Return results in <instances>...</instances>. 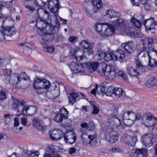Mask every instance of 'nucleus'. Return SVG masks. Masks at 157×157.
Returning a JSON list of instances; mask_svg holds the SVG:
<instances>
[{"instance_id":"obj_48","label":"nucleus","mask_w":157,"mask_h":157,"mask_svg":"<svg viewBox=\"0 0 157 157\" xmlns=\"http://www.w3.org/2000/svg\"><path fill=\"white\" fill-rule=\"evenodd\" d=\"M150 54H151V56L154 57V59H155L156 61H157V50L155 48H151L150 52Z\"/></svg>"},{"instance_id":"obj_36","label":"nucleus","mask_w":157,"mask_h":157,"mask_svg":"<svg viewBox=\"0 0 157 157\" xmlns=\"http://www.w3.org/2000/svg\"><path fill=\"white\" fill-rule=\"evenodd\" d=\"M118 139L117 132L113 131L111 132L110 133L109 143L111 144H113L115 142L118 140Z\"/></svg>"},{"instance_id":"obj_15","label":"nucleus","mask_w":157,"mask_h":157,"mask_svg":"<svg viewBox=\"0 0 157 157\" xmlns=\"http://www.w3.org/2000/svg\"><path fill=\"white\" fill-rule=\"evenodd\" d=\"M92 3L90 5L86 3V13L88 16H90L94 19L96 18V12L98 11Z\"/></svg>"},{"instance_id":"obj_47","label":"nucleus","mask_w":157,"mask_h":157,"mask_svg":"<svg viewBox=\"0 0 157 157\" xmlns=\"http://www.w3.org/2000/svg\"><path fill=\"white\" fill-rule=\"evenodd\" d=\"M80 48L78 46L75 47L74 48H71L70 49V55L72 56H74L75 54L80 51Z\"/></svg>"},{"instance_id":"obj_52","label":"nucleus","mask_w":157,"mask_h":157,"mask_svg":"<svg viewBox=\"0 0 157 157\" xmlns=\"http://www.w3.org/2000/svg\"><path fill=\"white\" fill-rule=\"evenodd\" d=\"M95 128V125L93 122L90 121L88 124L87 130L91 131L94 129Z\"/></svg>"},{"instance_id":"obj_7","label":"nucleus","mask_w":157,"mask_h":157,"mask_svg":"<svg viewBox=\"0 0 157 157\" xmlns=\"http://www.w3.org/2000/svg\"><path fill=\"white\" fill-rule=\"evenodd\" d=\"M142 121L143 124L147 127L152 126L155 123L153 116L150 113H145L143 115Z\"/></svg>"},{"instance_id":"obj_1","label":"nucleus","mask_w":157,"mask_h":157,"mask_svg":"<svg viewBox=\"0 0 157 157\" xmlns=\"http://www.w3.org/2000/svg\"><path fill=\"white\" fill-rule=\"evenodd\" d=\"M50 82L45 78L37 76L34 78L33 86L34 90L38 94H43L45 92V89L50 87Z\"/></svg>"},{"instance_id":"obj_16","label":"nucleus","mask_w":157,"mask_h":157,"mask_svg":"<svg viewBox=\"0 0 157 157\" xmlns=\"http://www.w3.org/2000/svg\"><path fill=\"white\" fill-rule=\"evenodd\" d=\"M50 138L53 140L57 141L63 136L62 132L60 129H55L50 131Z\"/></svg>"},{"instance_id":"obj_24","label":"nucleus","mask_w":157,"mask_h":157,"mask_svg":"<svg viewBox=\"0 0 157 157\" xmlns=\"http://www.w3.org/2000/svg\"><path fill=\"white\" fill-rule=\"evenodd\" d=\"M141 41L145 49H148L150 50L151 48H155L154 47L152 46V45L153 43L152 39L149 37H146L142 39Z\"/></svg>"},{"instance_id":"obj_12","label":"nucleus","mask_w":157,"mask_h":157,"mask_svg":"<svg viewBox=\"0 0 157 157\" xmlns=\"http://www.w3.org/2000/svg\"><path fill=\"white\" fill-rule=\"evenodd\" d=\"M64 140L68 144H72L74 143L76 139V136L74 132L68 131L64 134Z\"/></svg>"},{"instance_id":"obj_26","label":"nucleus","mask_w":157,"mask_h":157,"mask_svg":"<svg viewBox=\"0 0 157 157\" xmlns=\"http://www.w3.org/2000/svg\"><path fill=\"white\" fill-rule=\"evenodd\" d=\"M33 124L34 126L40 131L44 132L46 129V126H43L40 124V122L37 119L34 118L32 121Z\"/></svg>"},{"instance_id":"obj_64","label":"nucleus","mask_w":157,"mask_h":157,"mask_svg":"<svg viewBox=\"0 0 157 157\" xmlns=\"http://www.w3.org/2000/svg\"><path fill=\"white\" fill-rule=\"evenodd\" d=\"M77 40V37L75 36H71L68 39L69 41L72 43H75Z\"/></svg>"},{"instance_id":"obj_35","label":"nucleus","mask_w":157,"mask_h":157,"mask_svg":"<svg viewBox=\"0 0 157 157\" xmlns=\"http://www.w3.org/2000/svg\"><path fill=\"white\" fill-rule=\"evenodd\" d=\"M146 52L145 53L144 52H142L140 53V55L142 56L141 60L142 62H141L142 64H143V61L144 60H146V61L148 60V58L149 57L151 56V54H150V49H147L146 51Z\"/></svg>"},{"instance_id":"obj_40","label":"nucleus","mask_w":157,"mask_h":157,"mask_svg":"<svg viewBox=\"0 0 157 157\" xmlns=\"http://www.w3.org/2000/svg\"><path fill=\"white\" fill-rule=\"evenodd\" d=\"M78 94L77 93L72 92L70 94L69 97V101L72 105L76 100V98L78 97Z\"/></svg>"},{"instance_id":"obj_55","label":"nucleus","mask_w":157,"mask_h":157,"mask_svg":"<svg viewBox=\"0 0 157 157\" xmlns=\"http://www.w3.org/2000/svg\"><path fill=\"white\" fill-rule=\"evenodd\" d=\"M5 35L4 32L0 30V41H2L5 40L8 41L9 39L7 37L5 36Z\"/></svg>"},{"instance_id":"obj_29","label":"nucleus","mask_w":157,"mask_h":157,"mask_svg":"<svg viewBox=\"0 0 157 157\" xmlns=\"http://www.w3.org/2000/svg\"><path fill=\"white\" fill-rule=\"evenodd\" d=\"M19 87L23 89L28 88L30 84V80L29 77H28L26 79L20 80Z\"/></svg>"},{"instance_id":"obj_37","label":"nucleus","mask_w":157,"mask_h":157,"mask_svg":"<svg viewBox=\"0 0 157 157\" xmlns=\"http://www.w3.org/2000/svg\"><path fill=\"white\" fill-rule=\"evenodd\" d=\"M87 66L89 70L91 72H94L98 67V63H87Z\"/></svg>"},{"instance_id":"obj_60","label":"nucleus","mask_w":157,"mask_h":157,"mask_svg":"<svg viewBox=\"0 0 157 157\" xmlns=\"http://www.w3.org/2000/svg\"><path fill=\"white\" fill-rule=\"evenodd\" d=\"M44 11L45 10L41 8H39L37 10V12L40 17L42 16V15L44 14Z\"/></svg>"},{"instance_id":"obj_9","label":"nucleus","mask_w":157,"mask_h":157,"mask_svg":"<svg viewBox=\"0 0 157 157\" xmlns=\"http://www.w3.org/2000/svg\"><path fill=\"white\" fill-rule=\"evenodd\" d=\"M122 141L130 146H134L137 141L136 136L131 137L127 134H124L122 137Z\"/></svg>"},{"instance_id":"obj_11","label":"nucleus","mask_w":157,"mask_h":157,"mask_svg":"<svg viewBox=\"0 0 157 157\" xmlns=\"http://www.w3.org/2000/svg\"><path fill=\"white\" fill-rule=\"evenodd\" d=\"M143 24L146 28V31L149 32L155 29L156 23L153 18L151 17L144 20Z\"/></svg>"},{"instance_id":"obj_19","label":"nucleus","mask_w":157,"mask_h":157,"mask_svg":"<svg viewBox=\"0 0 157 157\" xmlns=\"http://www.w3.org/2000/svg\"><path fill=\"white\" fill-rule=\"evenodd\" d=\"M80 45L84 48L83 52H87L89 55L92 53L93 46L91 44L83 40L80 43Z\"/></svg>"},{"instance_id":"obj_39","label":"nucleus","mask_w":157,"mask_h":157,"mask_svg":"<svg viewBox=\"0 0 157 157\" xmlns=\"http://www.w3.org/2000/svg\"><path fill=\"white\" fill-rule=\"evenodd\" d=\"M59 147L56 145H49L48 147L47 148V151L50 153L52 155L54 154L55 152H56V151L59 149Z\"/></svg>"},{"instance_id":"obj_34","label":"nucleus","mask_w":157,"mask_h":157,"mask_svg":"<svg viewBox=\"0 0 157 157\" xmlns=\"http://www.w3.org/2000/svg\"><path fill=\"white\" fill-rule=\"evenodd\" d=\"M88 138L89 140L88 144L91 146L94 147L97 144V137L96 135L94 134L92 135L88 136Z\"/></svg>"},{"instance_id":"obj_18","label":"nucleus","mask_w":157,"mask_h":157,"mask_svg":"<svg viewBox=\"0 0 157 157\" xmlns=\"http://www.w3.org/2000/svg\"><path fill=\"white\" fill-rule=\"evenodd\" d=\"M12 100V108L15 111H19L20 107L22 106L25 104L24 100L21 101L16 98L14 96L11 97Z\"/></svg>"},{"instance_id":"obj_21","label":"nucleus","mask_w":157,"mask_h":157,"mask_svg":"<svg viewBox=\"0 0 157 157\" xmlns=\"http://www.w3.org/2000/svg\"><path fill=\"white\" fill-rule=\"evenodd\" d=\"M48 6L49 10L52 13H55L58 10V1L57 0H51L48 2Z\"/></svg>"},{"instance_id":"obj_58","label":"nucleus","mask_w":157,"mask_h":157,"mask_svg":"<svg viewBox=\"0 0 157 157\" xmlns=\"http://www.w3.org/2000/svg\"><path fill=\"white\" fill-rule=\"evenodd\" d=\"M3 71L5 72L4 75L7 76H9L10 77H11L12 75H11V74L12 72V71L11 69H7L5 68L4 70Z\"/></svg>"},{"instance_id":"obj_54","label":"nucleus","mask_w":157,"mask_h":157,"mask_svg":"<svg viewBox=\"0 0 157 157\" xmlns=\"http://www.w3.org/2000/svg\"><path fill=\"white\" fill-rule=\"evenodd\" d=\"M6 98V92L3 90H1L0 92V101H3Z\"/></svg>"},{"instance_id":"obj_63","label":"nucleus","mask_w":157,"mask_h":157,"mask_svg":"<svg viewBox=\"0 0 157 157\" xmlns=\"http://www.w3.org/2000/svg\"><path fill=\"white\" fill-rule=\"evenodd\" d=\"M81 128L84 130H87V128L88 126V124L86 122H82L81 123L80 125ZM81 129L80 128V129Z\"/></svg>"},{"instance_id":"obj_51","label":"nucleus","mask_w":157,"mask_h":157,"mask_svg":"<svg viewBox=\"0 0 157 157\" xmlns=\"http://www.w3.org/2000/svg\"><path fill=\"white\" fill-rule=\"evenodd\" d=\"M108 151L109 152L112 151L113 153H119L121 152L122 151L121 148L118 147H114L112 148L109 149Z\"/></svg>"},{"instance_id":"obj_5","label":"nucleus","mask_w":157,"mask_h":157,"mask_svg":"<svg viewBox=\"0 0 157 157\" xmlns=\"http://www.w3.org/2000/svg\"><path fill=\"white\" fill-rule=\"evenodd\" d=\"M136 69L133 67L129 66L127 67V71L128 74L131 76L136 77L138 78V75L144 73L145 70L141 62L140 61L138 57H136Z\"/></svg>"},{"instance_id":"obj_56","label":"nucleus","mask_w":157,"mask_h":157,"mask_svg":"<svg viewBox=\"0 0 157 157\" xmlns=\"http://www.w3.org/2000/svg\"><path fill=\"white\" fill-rule=\"evenodd\" d=\"M92 106L93 109V111L92 113L93 114H98L99 111V109L98 107L94 103L92 104Z\"/></svg>"},{"instance_id":"obj_14","label":"nucleus","mask_w":157,"mask_h":157,"mask_svg":"<svg viewBox=\"0 0 157 157\" xmlns=\"http://www.w3.org/2000/svg\"><path fill=\"white\" fill-rule=\"evenodd\" d=\"M68 117V112L65 108L61 109L59 113L56 114L54 117L55 121L58 122L62 121L63 119H66Z\"/></svg>"},{"instance_id":"obj_44","label":"nucleus","mask_w":157,"mask_h":157,"mask_svg":"<svg viewBox=\"0 0 157 157\" xmlns=\"http://www.w3.org/2000/svg\"><path fill=\"white\" fill-rule=\"evenodd\" d=\"M135 154H140L143 157L146 156L147 155V151L144 149H137L135 151Z\"/></svg>"},{"instance_id":"obj_38","label":"nucleus","mask_w":157,"mask_h":157,"mask_svg":"<svg viewBox=\"0 0 157 157\" xmlns=\"http://www.w3.org/2000/svg\"><path fill=\"white\" fill-rule=\"evenodd\" d=\"M114 55L111 52H108L104 53V58L105 61H109L114 60Z\"/></svg>"},{"instance_id":"obj_30","label":"nucleus","mask_w":157,"mask_h":157,"mask_svg":"<svg viewBox=\"0 0 157 157\" xmlns=\"http://www.w3.org/2000/svg\"><path fill=\"white\" fill-rule=\"evenodd\" d=\"M114 60L115 61L124 58L125 55L124 51L121 49H118L114 52Z\"/></svg>"},{"instance_id":"obj_20","label":"nucleus","mask_w":157,"mask_h":157,"mask_svg":"<svg viewBox=\"0 0 157 157\" xmlns=\"http://www.w3.org/2000/svg\"><path fill=\"white\" fill-rule=\"evenodd\" d=\"M69 67L73 73H78L85 72L82 64L79 65L75 62H72L70 64Z\"/></svg>"},{"instance_id":"obj_33","label":"nucleus","mask_w":157,"mask_h":157,"mask_svg":"<svg viewBox=\"0 0 157 157\" xmlns=\"http://www.w3.org/2000/svg\"><path fill=\"white\" fill-rule=\"evenodd\" d=\"M146 85L149 87L157 86V79L155 78H151L147 81Z\"/></svg>"},{"instance_id":"obj_32","label":"nucleus","mask_w":157,"mask_h":157,"mask_svg":"<svg viewBox=\"0 0 157 157\" xmlns=\"http://www.w3.org/2000/svg\"><path fill=\"white\" fill-rule=\"evenodd\" d=\"M105 15L107 17L111 18L114 17H118L121 15V14L119 12L114 11L113 10H110L106 11L105 13Z\"/></svg>"},{"instance_id":"obj_49","label":"nucleus","mask_w":157,"mask_h":157,"mask_svg":"<svg viewBox=\"0 0 157 157\" xmlns=\"http://www.w3.org/2000/svg\"><path fill=\"white\" fill-rule=\"evenodd\" d=\"M117 74L119 76L125 80H128V78L125 72L123 71H120L117 72Z\"/></svg>"},{"instance_id":"obj_42","label":"nucleus","mask_w":157,"mask_h":157,"mask_svg":"<svg viewBox=\"0 0 157 157\" xmlns=\"http://www.w3.org/2000/svg\"><path fill=\"white\" fill-rule=\"evenodd\" d=\"M123 90L121 88H114L113 93L117 98L120 97L123 93Z\"/></svg>"},{"instance_id":"obj_57","label":"nucleus","mask_w":157,"mask_h":157,"mask_svg":"<svg viewBox=\"0 0 157 157\" xmlns=\"http://www.w3.org/2000/svg\"><path fill=\"white\" fill-rule=\"evenodd\" d=\"M46 97L49 98H53L54 97V95L52 94V93L51 92L50 90H48L46 92Z\"/></svg>"},{"instance_id":"obj_41","label":"nucleus","mask_w":157,"mask_h":157,"mask_svg":"<svg viewBox=\"0 0 157 157\" xmlns=\"http://www.w3.org/2000/svg\"><path fill=\"white\" fill-rule=\"evenodd\" d=\"M92 3L96 10L100 8L103 5L101 0H92Z\"/></svg>"},{"instance_id":"obj_17","label":"nucleus","mask_w":157,"mask_h":157,"mask_svg":"<svg viewBox=\"0 0 157 157\" xmlns=\"http://www.w3.org/2000/svg\"><path fill=\"white\" fill-rule=\"evenodd\" d=\"M37 111L36 107L34 105L24 106L22 108V111L24 115L32 116L35 114Z\"/></svg>"},{"instance_id":"obj_53","label":"nucleus","mask_w":157,"mask_h":157,"mask_svg":"<svg viewBox=\"0 0 157 157\" xmlns=\"http://www.w3.org/2000/svg\"><path fill=\"white\" fill-rule=\"evenodd\" d=\"M55 48L53 46H50L45 47L44 48V50L46 52L49 53H52L54 51Z\"/></svg>"},{"instance_id":"obj_59","label":"nucleus","mask_w":157,"mask_h":157,"mask_svg":"<svg viewBox=\"0 0 157 157\" xmlns=\"http://www.w3.org/2000/svg\"><path fill=\"white\" fill-rule=\"evenodd\" d=\"M19 78L20 79H26L28 77H29L28 75H27L25 72H22L19 75H18Z\"/></svg>"},{"instance_id":"obj_23","label":"nucleus","mask_w":157,"mask_h":157,"mask_svg":"<svg viewBox=\"0 0 157 157\" xmlns=\"http://www.w3.org/2000/svg\"><path fill=\"white\" fill-rule=\"evenodd\" d=\"M9 79L10 83L13 86H16L18 87H19L20 78H19L18 74H12Z\"/></svg>"},{"instance_id":"obj_6","label":"nucleus","mask_w":157,"mask_h":157,"mask_svg":"<svg viewBox=\"0 0 157 157\" xmlns=\"http://www.w3.org/2000/svg\"><path fill=\"white\" fill-rule=\"evenodd\" d=\"M125 21L122 18H119L117 21L118 29L121 32L125 33L126 34L132 37L136 36L133 27H129L126 25Z\"/></svg>"},{"instance_id":"obj_10","label":"nucleus","mask_w":157,"mask_h":157,"mask_svg":"<svg viewBox=\"0 0 157 157\" xmlns=\"http://www.w3.org/2000/svg\"><path fill=\"white\" fill-rule=\"evenodd\" d=\"M153 136L151 133H146L141 138V142L146 147H151L153 144Z\"/></svg>"},{"instance_id":"obj_25","label":"nucleus","mask_w":157,"mask_h":157,"mask_svg":"<svg viewBox=\"0 0 157 157\" xmlns=\"http://www.w3.org/2000/svg\"><path fill=\"white\" fill-rule=\"evenodd\" d=\"M60 85L58 83H53L52 86L51 87L50 90L51 92L54 95V97H56L59 95V88ZM61 86H63V85H61Z\"/></svg>"},{"instance_id":"obj_2","label":"nucleus","mask_w":157,"mask_h":157,"mask_svg":"<svg viewBox=\"0 0 157 157\" xmlns=\"http://www.w3.org/2000/svg\"><path fill=\"white\" fill-rule=\"evenodd\" d=\"M99 75L102 77L108 78L110 79H113L115 76V68L112 65L102 64L99 66L97 70Z\"/></svg>"},{"instance_id":"obj_46","label":"nucleus","mask_w":157,"mask_h":157,"mask_svg":"<svg viewBox=\"0 0 157 157\" xmlns=\"http://www.w3.org/2000/svg\"><path fill=\"white\" fill-rule=\"evenodd\" d=\"M122 122L125 125L130 126L134 123V119L129 118L127 119L124 120Z\"/></svg>"},{"instance_id":"obj_50","label":"nucleus","mask_w":157,"mask_h":157,"mask_svg":"<svg viewBox=\"0 0 157 157\" xmlns=\"http://www.w3.org/2000/svg\"><path fill=\"white\" fill-rule=\"evenodd\" d=\"M45 21V20L42 19H40V18H37L36 20V27L39 29L41 28L40 27H37V26H40V24H44V21Z\"/></svg>"},{"instance_id":"obj_31","label":"nucleus","mask_w":157,"mask_h":157,"mask_svg":"<svg viewBox=\"0 0 157 157\" xmlns=\"http://www.w3.org/2000/svg\"><path fill=\"white\" fill-rule=\"evenodd\" d=\"M135 113L133 111H129L128 110L125 111L122 115V121L125 119H127L129 118L134 119Z\"/></svg>"},{"instance_id":"obj_22","label":"nucleus","mask_w":157,"mask_h":157,"mask_svg":"<svg viewBox=\"0 0 157 157\" xmlns=\"http://www.w3.org/2000/svg\"><path fill=\"white\" fill-rule=\"evenodd\" d=\"M157 65V61H156L155 59H154L152 56H150L148 58V60L146 61L144 60L143 61V64L142 66L144 68L145 67L150 66L151 67H155Z\"/></svg>"},{"instance_id":"obj_27","label":"nucleus","mask_w":157,"mask_h":157,"mask_svg":"<svg viewBox=\"0 0 157 157\" xmlns=\"http://www.w3.org/2000/svg\"><path fill=\"white\" fill-rule=\"evenodd\" d=\"M108 122L115 125L117 127L120 126L121 124L120 120L114 115H111L109 117Z\"/></svg>"},{"instance_id":"obj_4","label":"nucleus","mask_w":157,"mask_h":157,"mask_svg":"<svg viewBox=\"0 0 157 157\" xmlns=\"http://www.w3.org/2000/svg\"><path fill=\"white\" fill-rule=\"evenodd\" d=\"M95 30L99 34L104 36H111L115 32L113 27L110 25L98 23L95 26Z\"/></svg>"},{"instance_id":"obj_8","label":"nucleus","mask_w":157,"mask_h":157,"mask_svg":"<svg viewBox=\"0 0 157 157\" xmlns=\"http://www.w3.org/2000/svg\"><path fill=\"white\" fill-rule=\"evenodd\" d=\"M107 84V82H104L100 86H98V87H100V91L102 94H104L107 96H111L113 93L114 87L111 86H106Z\"/></svg>"},{"instance_id":"obj_45","label":"nucleus","mask_w":157,"mask_h":157,"mask_svg":"<svg viewBox=\"0 0 157 157\" xmlns=\"http://www.w3.org/2000/svg\"><path fill=\"white\" fill-rule=\"evenodd\" d=\"M131 22L133 23L135 26L138 28H140L142 25V23L140 21L132 17L130 20Z\"/></svg>"},{"instance_id":"obj_61","label":"nucleus","mask_w":157,"mask_h":157,"mask_svg":"<svg viewBox=\"0 0 157 157\" xmlns=\"http://www.w3.org/2000/svg\"><path fill=\"white\" fill-rule=\"evenodd\" d=\"M39 155V152L38 151H36L29 155V157H38Z\"/></svg>"},{"instance_id":"obj_62","label":"nucleus","mask_w":157,"mask_h":157,"mask_svg":"<svg viewBox=\"0 0 157 157\" xmlns=\"http://www.w3.org/2000/svg\"><path fill=\"white\" fill-rule=\"evenodd\" d=\"M144 6V9L147 10H149L151 9V6L149 2H146L145 3L142 4Z\"/></svg>"},{"instance_id":"obj_43","label":"nucleus","mask_w":157,"mask_h":157,"mask_svg":"<svg viewBox=\"0 0 157 157\" xmlns=\"http://www.w3.org/2000/svg\"><path fill=\"white\" fill-rule=\"evenodd\" d=\"M48 0H34L35 5L38 7H43L47 2Z\"/></svg>"},{"instance_id":"obj_13","label":"nucleus","mask_w":157,"mask_h":157,"mask_svg":"<svg viewBox=\"0 0 157 157\" xmlns=\"http://www.w3.org/2000/svg\"><path fill=\"white\" fill-rule=\"evenodd\" d=\"M135 44L132 41L127 42L121 44V47L126 52L132 54L135 51Z\"/></svg>"},{"instance_id":"obj_3","label":"nucleus","mask_w":157,"mask_h":157,"mask_svg":"<svg viewBox=\"0 0 157 157\" xmlns=\"http://www.w3.org/2000/svg\"><path fill=\"white\" fill-rule=\"evenodd\" d=\"M14 23V21L10 17L6 18L3 20L2 26H5L3 31L6 37H11L16 34L17 30L13 26H10Z\"/></svg>"},{"instance_id":"obj_28","label":"nucleus","mask_w":157,"mask_h":157,"mask_svg":"<svg viewBox=\"0 0 157 157\" xmlns=\"http://www.w3.org/2000/svg\"><path fill=\"white\" fill-rule=\"evenodd\" d=\"M80 132L81 133V137L83 144L84 145L88 144L89 143V140L88 136L87 135V131L86 130L81 128L80 129Z\"/></svg>"}]
</instances>
